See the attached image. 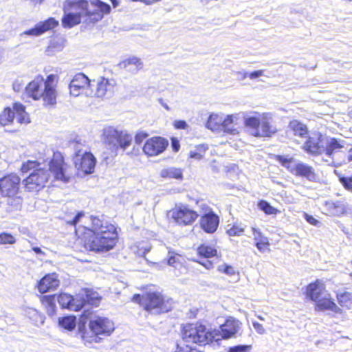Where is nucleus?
<instances>
[{"label":"nucleus","instance_id":"nucleus-53","mask_svg":"<svg viewBox=\"0 0 352 352\" xmlns=\"http://www.w3.org/2000/svg\"><path fill=\"white\" fill-rule=\"evenodd\" d=\"M175 129H186L188 128V124L184 120H175L173 123Z\"/></svg>","mask_w":352,"mask_h":352},{"label":"nucleus","instance_id":"nucleus-63","mask_svg":"<svg viewBox=\"0 0 352 352\" xmlns=\"http://www.w3.org/2000/svg\"><path fill=\"white\" fill-rule=\"evenodd\" d=\"M113 6L116 8L119 5V1L117 0H111Z\"/></svg>","mask_w":352,"mask_h":352},{"label":"nucleus","instance_id":"nucleus-44","mask_svg":"<svg viewBox=\"0 0 352 352\" xmlns=\"http://www.w3.org/2000/svg\"><path fill=\"white\" fill-rule=\"evenodd\" d=\"M258 206L260 209L265 212V213L267 214H276L278 211L276 208L270 206V204L265 201H261L258 204Z\"/></svg>","mask_w":352,"mask_h":352},{"label":"nucleus","instance_id":"nucleus-43","mask_svg":"<svg viewBox=\"0 0 352 352\" xmlns=\"http://www.w3.org/2000/svg\"><path fill=\"white\" fill-rule=\"evenodd\" d=\"M16 243L15 237L8 232L0 233V245H13Z\"/></svg>","mask_w":352,"mask_h":352},{"label":"nucleus","instance_id":"nucleus-42","mask_svg":"<svg viewBox=\"0 0 352 352\" xmlns=\"http://www.w3.org/2000/svg\"><path fill=\"white\" fill-rule=\"evenodd\" d=\"M218 271L222 273H224L228 276H236V280H238L239 279V273L235 270V269L231 266L228 265L227 264H222L219 265L218 267Z\"/></svg>","mask_w":352,"mask_h":352},{"label":"nucleus","instance_id":"nucleus-59","mask_svg":"<svg viewBox=\"0 0 352 352\" xmlns=\"http://www.w3.org/2000/svg\"><path fill=\"white\" fill-rule=\"evenodd\" d=\"M236 74L240 76L241 80H244L248 76V73L245 72H237Z\"/></svg>","mask_w":352,"mask_h":352},{"label":"nucleus","instance_id":"nucleus-18","mask_svg":"<svg viewBox=\"0 0 352 352\" xmlns=\"http://www.w3.org/2000/svg\"><path fill=\"white\" fill-rule=\"evenodd\" d=\"M56 300L62 308H66L70 311H77L83 307L82 297L78 294L74 297L65 293L60 294L56 296Z\"/></svg>","mask_w":352,"mask_h":352},{"label":"nucleus","instance_id":"nucleus-36","mask_svg":"<svg viewBox=\"0 0 352 352\" xmlns=\"http://www.w3.org/2000/svg\"><path fill=\"white\" fill-rule=\"evenodd\" d=\"M25 314L32 320L36 325L43 324L45 317L38 310L28 307L25 309Z\"/></svg>","mask_w":352,"mask_h":352},{"label":"nucleus","instance_id":"nucleus-22","mask_svg":"<svg viewBox=\"0 0 352 352\" xmlns=\"http://www.w3.org/2000/svg\"><path fill=\"white\" fill-rule=\"evenodd\" d=\"M241 322L234 318H230L224 324L221 325L217 331L221 333L223 339H228L234 337L241 330Z\"/></svg>","mask_w":352,"mask_h":352},{"label":"nucleus","instance_id":"nucleus-51","mask_svg":"<svg viewBox=\"0 0 352 352\" xmlns=\"http://www.w3.org/2000/svg\"><path fill=\"white\" fill-rule=\"evenodd\" d=\"M304 218L306 219V221L310 223L311 225L318 226L320 224V221L317 220L316 218H314L313 216L308 214L307 213L303 214Z\"/></svg>","mask_w":352,"mask_h":352},{"label":"nucleus","instance_id":"nucleus-30","mask_svg":"<svg viewBox=\"0 0 352 352\" xmlns=\"http://www.w3.org/2000/svg\"><path fill=\"white\" fill-rule=\"evenodd\" d=\"M78 296H81L83 299V307L86 304L98 306L100 302V297L96 292L91 289H84Z\"/></svg>","mask_w":352,"mask_h":352},{"label":"nucleus","instance_id":"nucleus-17","mask_svg":"<svg viewBox=\"0 0 352 352\" xmlns=\"http://www.w3.org/2000/svg\"><path fill=\"white\" fill-rule=\"evenodd\" d=\"M168 142L161 137H155L146 140L143 146L144 153L148 156H156L164 151Z\"/></svg>","mask_w":352,"mask_h":352},{"label":"nucleus","instance_id":"nucleus-26","mask_svg":"<svg viewBox=\"0 0 352 352\" xmlns=\"http://www.w3.org/2000/svg\"><path fill=\"white\" fill-rule=\"evenodd\" d=\"M219 217L213 212L206 214L201 217V227L208 233H213L215 232L219 226Z\"/></svg>","mask_w":352,"mask_h":352},{"label":"nucleus","instance_id":"nucleus-5","mask_svg":"<svg viewBox=\"0 0 352 352\" xmlns=\"http://www.w3.org/2000/svg\"><path fill=\"white\" fill-rule=\"evenodd\" d=\"M244 124L248 133L254 137H271L277 131L276 126L273 124L272 116L267 113L258 116L245 117Z\"/></svg>","mask_w":352,"mask_h":352},{"label":"nucleus","instance_id":"nucleus-2","mask_svg":"<svg viewBox=\"0 0 352 352\" xmlns=\"http://www.w3.org/2000/svg\"><path fill=\"white\" fill-rule=\"evenodd\" d=\"M40 166L41 164L36 161H28L22 164L21 170L23 173L33 170L29 176L23 181V184L28 190H40L50 180L51 175L56 180H60L64 183L69 182L70 178L68 173L69 166L65 163L60 153H54L48 169Z\"/></svg>","mask_w":352,"mask_h":352},{"label":"nucleus","instance_id":"nucleus-29","mask_svg":"<svg viewBox=\"0 0 352 352\" xmlns=\"http://www.w3.org/2000/svg\"><path fill=\"white\" fill-rule=\"evenodd\" d=\"M238 120L239 114L228 115L224 118L222 131L231 135L238 134Z\"/></svg>","mask_w":352,"mask_h":352},{"label":"nucleus","instance_id":"nucleus-37","mask_svg":"<svg viewBox=\"0 0 352 352\" xmlns=\"http://www.w3.org/2000/svg\"><path fill=\"white\" fill-rule=\"evenodd\" d=\"M160 176L163 178L182 179V170L180 168L169 167L160 171Z\"/></svg>","mask_w":352,"mask_h":352},{"label":"nucleus","instance_id":"nucleus-61","mask_svg":"<svg viewBox=\"0 0 352 352\" xmlns=\"http://www.w3.org/2000/svg\"><path fill=\"white\" fill-rule=\"evenodd\" d=\"M34 250V252L36 254H41V253H43L41 249L40 248H38V247H34L32 249Z\"/></svg>","mask_w":352,"mask_h":352},{"label":"nucleus","instance_id":"nucleus-10","mask_svg":"<svg viewBox=\"0 0 352 352\" xmlns=\"http://www.w3.org/2000/svg\"><path fill=\"white\" fill-rule=\"evenodd\" d=\"M133 300L140 304L144 309L152 314H157L166 311L164 307L163 298L159 293H148L145 295L136 294L133 297Z\"/></svg>","mask_w":352,"mask_h":352},{"label":"nucleus","instance_id":"nucleus-38","mask_svg":"<svg viewBox=\"0 0 352 352\" xmlns=\"http://www.w3.org/2000/svg\"><path fill=\"white\" fill-rule=\"evenodd\" d=\"M198 254L204 258H211L217 255V250L209 245H201L197 248Z\"/></svg>","mask_w":352,"mask_h":352},{"label":"nucleus","instance_id":"nucleus-23","mask_svg":"<svg viewBox=\"0 0 352 352\" xmlns=\"http://www.w3.org/2000/svg\"><path fill=\"white\" fill-rule=\"evenodd\" d=\"M323 213L329 216H339L346 212V206L342 201H325L323 207Z\"/></svg>","mask_w":352,"mask_h":352},{"label":"nucleus","instance_id":"nucleus-56","mask_svg":"<svg viewBox=\"0 0 352 352\" xmlns=\"http://www.w3.org/2000/svg\"><path fill=\"white\" fill-rule=\"evenodd\" d=\"M171 146L173 150L175 152H177L179 149V141L176 138H172L171 140Z\"/></svg>","mask_w":352,"mask_h":352},{"label":"nucleus","instance_id":"nucleus-39","mask_svg":"<svg viewBox=\"0 0 352 352\" xmlns=\"http://www.w3.org/2000/svg\"><path fill=\"white\" fill-rule=\"evenodd\" d=\"M184 258L182 255L175 253L173 251H168V264L175 268H178L182 265Z\"/></svg>","mask_w":352,"mask_h":352},{"label":"nucleus","instance_id":"nucleus-33","mask_svg":"<svg viewBox=\"0 0 352 352\" xmlns=\"http://www.w3.org/2000/svg\"><path fill=\"white\" fill-rule=\"evenodd\" d=\"M288 128L295 136L302 138H307V136L308 129L307 126L297 120H292L289 124Z\"/></svg>","mask_w":352,"mask_h":352},{"label":"nucleus","instance_id":"nucleus-54","mask_svg":"<svg viewBox=\"0 0 352 352\" xmlns=\"http://www.w3.org/2000/svg\"><path fill=\"white\" fill-rule=\"evenodd\" d=\"M252 325L258 333L261 334V335L265 333V329L263 328V327L261 324H260L257 322H253Z\"/></svg>","mask_w":352,"mask_h":352},{"label":"nucleus","instance_id":"nucleus-41","mask_svg":"<svg viewBox=\"0 0 352 352\" xmlns=\"http://www.w3.org/2000/svg\"><path fill=\"white\" fill-rule=\"evenodd\" d=\"M59 325L67 330H72L76 327V318L74 316H65L59 319Z\"/></svg>","mask_w":352,"mask_h":352},{"label":"nucleus","instance_id":"nucleus-16","mask_svg":"<svg viewBox=\"0 0 352 352\" xmlns=\"http://www.w3.org/2000/svg\"><path fill=\"white\" fill-rule=\"evenodd\" d=\"M21 178L16 174H10L0 179V190L3 196L14 197L19 190Z\"/></svg>","mask_w":352,"mask_h":352},{"label":"nucleus","instance_id":"nucleus-62","mask_svg":"<svg viewBox=\"0 0 352 352\" xmlns=\"http://www.w3.org/2000/svg\"><path fill=\"white\" fill-rule=\"evenodd\" d=\"M142 2L145 3L146 5H151V4H153L152 0H142Z\"/></svg>","mask_w":352,"mask_h":352},{"label":"nucleus","instance_id":"nucleus-19","mask_svg":"<svg viewBox=\"0 0 352 352\" xmlns=\"http://www.w3.org/2000/svg\"><path fill=\"white\" fill-rule=\"evenodd\" d=\"M324 139L326 157L323 158V160L329 165H333L334 163L333 155L344 147V141L327 136H324Z\"/></svg>","mask_w":352,"mask_h":352},{"label":"nucleus","instance_id":"nucleus-13","mask_svg":"<svg viewBox=\"0 0 352 352\" xmlns=\"http://www.w3.org/2000/svg\"><path fill=\"white\" fill-rule=\"evenodd\" d=\"M320 133H312L302 145V149L308 154L318 156L324 153L325 139Z\"/></svg>","mask_w":352,"mask_h":352},{"label":"nucleus","instance_id":"nucleus-21","mask_svg":"<svg viewBox=\"0 0 352 352\" xmlns=\"http://www.w3.org/2000/svg\"><path fill=\"white\" fill-rule=\"evenodd\" d=\"M58 25V21L54 18H49L45 21L39 22L34 28L26 30L21 34V36H38L45 32L52 30Z\"/></svg>","mask_w":352,"mask_h":352},{"label":"nucleus","instance_id":"nucleus-20","mask_svg":"<svg viewBox=\"0 0 352 352\" xmlns=\"http://www.w3.org/2000/svg\"><path fill=\"white\" fill-rule=\"evenodd\" d=\"M290 166V172L296 176L305 177L309 181H315L317 178L314 169L312 166L303 162L296 161L294 164Z\"/></svg>","mask_w":352,"mask_h":352},{"label":"nucleus","instance_id":"nucleus-25","mask_svg":"<svg viewBox=\"0 0 352 352\" xmlns=\"http://www.w3.org/2000/svg\"><path fill=\"white\" fill-rule=\"evenodd\" d=\"M328 292L321 280H317L310 283L307 288V295L312 300L316 302L320 298L327 295Z\"/></svg>","mask_w":352,"mask_h":352},{"label":"nucleus","instance_id":"nucleus-12","mask_svg":"<svg viewBox=\"0 0 352 352\" xmlns=\"http://www.w3.org/2000/svg\"><path fill=\"white\" fill-rule=\"evenodd\" d=\"M168 216L178 225L187 226L192 223L198 217L197 212L186 206H175L168 212Z\"/></svg>","mask_w":352,"mask_h":352},{"label":"nucleus","instance_id":"nucleus-4","mask_svg":"<svg viewBox=\"0 0 352 352\" xmlns=\"http://www.w3.org/2000/svg\"><path fill=\"white\" fill-rule=\"evenodd\" d=\"M58 76L50 74L45 80L38 75L25 87V93L35 100L43 99L44 105H54L56 102V86Z\"/></svg>","mask_w":352,"mask_h":352},{"label":"nucleus","instance_id":"nucleus-46","mask_svg":"<svg viewBox=\"0 0 352 352\" xmlns=\"http://www.w3.org/2000/svg\"><path fill=\"white\" fill-rule=\"evenodd\" d=\"M244 231V228L240 224H234L232 228L227 230L230 236H239Z\"/></svg>","mask_w":352,"mask_h":352},{"label":"nucleus","instance_id":"nucleus-11","mask_svg":"<svg viewBox=\"0 0 352 352\" xmlns=\"http://www.w3.org/2000/svg\"><path fill=\"white\" fill-rule=\"evenodd\" d=\"M115 85L113 80L100 77L92 80L91 88L87 90V96L101 99L109 98L114 93Z\"/></svg>","mask_w":352,"mask_h":352},{"label":"nucleus","instance_id":"nucleus-3","mask_svg":"<svg viewBox=\"0 0 352 352\" xmlns=\"http://www.w3.org/2000/svg\"><path fill=\"white\" fill-rule=\"evenodd\" d=\"M110 11V6L100 0H94L90 4L86 0H65L63 3V12L76 13L87 23L98 22Z\"/></svg>","mask_w":352,"mask_h":352},{"label":"nucleus","instance_id":"nucleus-40","mask_svg":"<svg viewBox=\"0 0 352 352\" xmlns=\"http://www.w3.org/2000/svg\"><path fill=\"white\" fill-rule=\"evenodd\" d=\"M208 146L206 144H199L189 153V157L196 160H201L208 150Z\"/></svg>","mask_w":352,"mask_h":352},{"label":"nucleus","instance_id":"nucleus-7","mask_svg":"<svg viewBox=\"0 0 352 352\" xmlns=\"http://www.w3.org/2000/svg\"><path fill=\"white\" fill-rule=\"evenodd\" d=\"M182 339L187 344L186 350L184 351L177 345V351L176 352H189V344H206L212 341V339L218 340L215 338V336L212 333L206 331L205 326L202 324H187L183 328Z\"/></svg>","mask_w":352,"mask_h":352},{"label":"nucleus","instance_id":"nucleus-60","mask_svg":"<svg viewBox=\"0 0 352 352\" xmlns=\"http://www.w3.org/2000/svg\"><path fill=\"white\" fill-rule=\"evenodd\" d=\"M347 160L349 162H352V148H351L348 151Z\"/></svg>","mask_w":352,"mask_h":352},{"label":"nucleus","instance_id":"nucleus-1","mask_svg":"<svg viewBox=\"0 0 352 352\" xmlns=\"http://www.w3.org/2000/svg\"><path fill=\"white\" fill-rule=\"evenodd\" d=\"M87 219L90 225L82 226L85 232L83 240L85 247L95 252H106L112 249L116 243L118 234L115 226L98 217H86L85 212H78L67 223L76 226L82 219Z\"/></svg>","mask_w":352,"mask_h":352},{"label":"nucleus","instance_id":"nucleus-48","mask_svg":"<svg viewBox=\"0 0 352 352\" xmlns=\"http://www.w3.org/2000/svg\"><path fill=\"white\" fill-rule=\"evenodd\" d=\"M278 160L281 163V164L286 167L290 171V165L294 164L296 160H294L292 158L287 159L283 156H278Z\"/></svg>","mask_w":352,"mask_h":352},{"label":"nucleus","instance_id":"nucleus-58","mask_svg":"<svg viewBox=\"0 0 352 352\" xmlns=\"http://www.w3.org/2000/svg\"><path fill=\"white\" fill-rule=\"evenodd\" d=\"M199 263L208 270L211 269L212 267V263L209 261H207L206 263Z\"/></svg>","mask_w":352,"mask_h":352},{"label":"nucleus","instance_id":"nucleus-31","mask_svg":"<svg viewBox=\"0 0 352 352\" xmlns=\"http://www.w3.org/2000/svg\"><path fill=\"white\" fill-rule=\"evenodd\" d=\"M224 118L218 114H211L206 122V127L212 131L221 132L223 129Z\"/></svg>","mask_w":352,"mask_h":352},{"label":"nucleus","instance_id":"nucleus-45","mask_svg":"<svg viewBox=\"0 0 352 352\" xmlns=\"http://www.w3.org/2000/svg\"><path fill=\"white\" fill-rule=\"evenodd\" d=\"M42 304L47 308L56 305V295H45L41 298Z\"/></svg>","mask_w":352,"mask_h":352},{"label":"nucleus","instance_id":"nucleus-27","mask_svg":"<svg viewBox=\"0 0 352 352\" xmlns=\"http://www.w3.org/2000/svg\"><path fill=\"white\" fill-rule=\"evenodd\" d=\"M316 310H329L336 314L342 313V309L331 300V295L329 293L316 302Z\"/></svg>","mask_w":352,"mask_h":352},{"label":"nucleus","instance_id":"nucleus-34","mask_svg":"<svg viewBox=\"0 0 352 352\" xmlns=\"http://www.w3.org/2000/svg\"><path fill=\"white\" fill-rule=\"evenodd\" d=\"M82 18L80 17L76 13L70 12H64V16L62 19V25L65 28H71L80 23Z\"/></svg>","mask_w":352,"mask_h":352},{"label":"nucleus","instance_id":"nucleus-50","mask_svg":"<svg viewBox=\"0 0 352 352\" xmlns=\"http://www.w3.org/2000/svg\"><path fill=\"white\" fill-rule=\"evenodd\" d=\"M25 85V82L21 78H18L13 82L12 87L15 91H20L22 90Z\"/></svg>","mask_w":352,"mask_h":352},{"label":"nucleus","instance_id":"nucleus-8","mask_svg":"<svg viewBox=\"0 0 352 352\" xmlns=\"http://www.w3.org/2000/svg\"><path fill=\"white\" fill-rule=\"evenodd\" d=\"M89 320V327L91 333V338H93L90 342H99L102 339L101 336H109L114 330L113 322L105 317L93 315L89 309H85L81 316V320L85 322V320Z\"/></svg>","mask_w":352,"mask_h":352},{"label":"nucleus","instance_id":"nucleus-28","mask_svg":"<svg viewBox=\"0 0 352 352\" xmlns=\"http://www.w3.org/2000/svg\"><path fill=\"white\" fill-rule=\"evenodd\" d=\"M120 65L133 74L138 73L144 67L142 60L136 56H131L124 60L120 63Z\"/></svg>","mask_w":352,"mask_h":352},{"label":"nucleus","instance_id":"nucleus-15","mask_svg":"<svg viewBox=\"0 0 352 352\" xmlns=\"http://www.w3.org/2000/svg\"><path fill=\"white\" fill-rule=\"evenodd\" d=\"M73 160L75 167L83 174H90L94 172L96 160L91 153L85 151L82 154L75 155Z\"/></svg>","mask_w":352,"mask_h":352},{"label":"nucleus","instance_id":"nucleus-49","mask_svg":"<svg viewBox=\"0 0 352 352\" xmlns=\"http://www.w3.org/2000/svg\"><path fill=\"white\" fill-rule=\"evenodd\" d=\"M250 347V345H238L230 348L229 352H248Z\"/></svg>","mask_w":352,"mask_h":352},{"label":"nucleus","instance_id":"nucleus-64","mask_svg":"<svg viewBox=\"0 0 352 352\" xmlns=\"http://www.w3.org/2000/svg\"><path fill=\"white\" fill-rule=\"evenodd\" d=\"M258 318L261 320H264V318H263L261 316H258Z\"/></svg>","mask_w":352,"mask_h":352},{"label":"nucleus","instance_id":"nucleus-6","mask_svg":"<svg viewBox=\"0 0 352 352\" xmlns=\"http://www.w3.org/2000/svg\"><path fill=\"white\" fill-rule=\"evenodd\" d=\"M101 140L107 148L117 154L119 149L124 151L130 146L133 138L126 131H118L109 126L102 129Z\"/></svg>","mask_w":352,"mask_h":352},{"label":"nucleus","instance_id":"nucleus-35","mask_svg":"<svg viewBox=\"0 0 352 352\" xmlns=\"http://www.w3.org/2000/svg\"><path fill=\"white\" fill-rule=\"evenodd\" d=\"M337 300L341 307L349 310L352 309V293L347 292L338 293Z\"/></svg>","mask_w":352,"mask_h":352},{"label":"nucleus","instance_id":"nucleus-9","mask_svg":"<svg viewBox=\"0 0 352 352\" xmlns=\"http://www.w3.org/2000/svg\"><path fill=\"white\" fill-rule=\"evenodd\" d=\"M28 124L30 118L28 113L25 111V107L19 102L13 104V109L6 107L0 114V124L7 126L11 124Z\"/></svg>","mask_w":352,"mask_h":352},{"label":"nucleus","instance_id":"nucleus-55","mask_svg":"<svg viewBox=\"0 0 352 352\" xmlns=\"http://www.w3.org/2000/svg\"><path fill=\"white\" fill-rule=\"evenodd\" d=\"M262 76H263V70L254 71L248 74L250 79H254Z\"/></svg>","mask_w":352,"mask_h":352},{"label":"nucleus","instance_id":"nucleus-32","mask_svg":"<svg viewBox=\"0 0 352 352\" xmlns=\"http://www.w3.org/2000/svg\"><path fill=\"white\" fill-rule=\"evenodd\" d=\"M252 232L256 247L260 252H264L270 245L268 239L258 229L252 228Z\"/></svg>","mask_w":352,"mask_h":352},{"label":"nucleus","instance_id":"nucleus-14","mask_svg":"<svg viewBox=\"0 0 352 352\" xmlns=\"http://www.w3.org/2000/svg\"><path fill=\"white\" fill-rule=\"evenodd\" d=\"M92 80H90L82 73L76 74L69 85V93L72 96L77 97L82 94L87 96V91L91 88Z\"/></svg>","mask_w":352,"mask_h":352},{"label":"nucleus","instance_id":"nucleus-57","mask_svg":"<svg viewBox=\"0 0 352 352\" xmlns=\"http://www.w3.org/2000/svg\"><path fill=\"white\" fill-rule=\"evenodd\" d=\"M46 309H47L48 314L50 316H52L56 313V305H54V306H52V307H48L46 308Z\"/></svg>","mask_w":352,"mask_h":352},{"label":"nucleus","instance_id":"nucleus-24","mask_svg":"<svg viewBox=\"0 0 352 352\" xmlns=\"http://www.w3.org/2000/svg\"><path fill=\"white\" fill-rule=\"evenodd\" d=\"M60 284V281L58 278L56 274H49L45 275L38 283V291L44 294L51 290L56 289Z\"/></svg>","mask_w":352,"mask_h":352},{"label":"nucleus","instance_id":"nucleus-52","mask_svg":"<svg viewBox=\"0 0 352 352\" xmlns=\"http://www.w3.org/2000/svg\"><path fill=\"white\" fill-rule=\"evenodd\" d=\"M148 134L144 131L138 132L135 136V141L137 144H140L146 138Z\"/></svg>","mask_w":352,"mask_h":352},{"label":"nucleus","instance_id":"nucleus-47","mask_svg":"<svg viewBox=\"0 0 352 352\" xmlns=\"http://www.w3.org/2000/svg\"><path fill=\"white\" fill-rule=\"evenodd\" d=\"M73 148L75 150V155L82 154L85 151L82 148L85 146V142L81 140H76L72 143Z\"/></svg>","mask_w":352,"mask_h":352}]
</instances>
